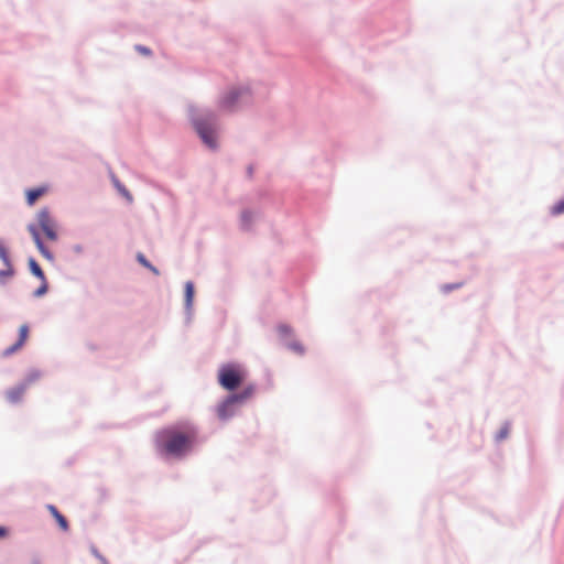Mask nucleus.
<instances>
[{
    "instance_id": "nucleus-22",
    "label": "nucleus",
    "mask_w": 564,
    "mask_h": 564,
    "mask_svg": "<svg viewBox=\"0 0 564 564\" xmlns=\"http://www.w3.org/2000/svg\"><path fill=\"white\" fill-rule=\"evenodd\" d=\"M290 348L299 354H303L304 349L300 343H293L290 345Z\"/></svg>"
},
{
    "instance_id": "nucleus-3",
    "label": "nucleus",
    "mask_w": 564,
    "mask_h": 564,
    "mask_svg": "<svg viewBox=\"0 0 564 564\" xmlns=\"http://www.w3.org/2000/svg\"><path fill=\"white\" fill-rule=\"evenodd\" d=\"M194 127L198 135L207 147H209L210 149H215L217 147L215 124L210 118L196 119L194 121Z\"/></svg>"
},
{
    "instance_id": "nucleus-20",
    "label": "nucleus",
    "mask_w": 564,
    "mask_h": 564,
    "mask_svg": "<svg viewBox=\"0 0 564 564\" xmlns=\"http://www.w3.org/2000/svg\"><path fill=\"white\" fill-rule=\"evenodd\" d=\"M252 215L249 212H243L241 215V220L245 227H248L251 221Z\"/></svg>"
},
{
    "instance_id": "nucleus-24",
    "label": "nucleus",
    "mask_w": 564,
    "mask_h": 564,
    "mask_svg": "<svg viewBox=\"0 0 564 564\" xmlns=\"http://www.w3.org/2000/svg\"><path fill=\"white\" fill-rule=\"evenodd\" d=\"M8 530L4 527H0V539L6 538Z\"/></svg>"
},
{
    "instance_id": "nucleus-2",
    "label": "nucleus",
    "mask_w": 564,
    "mask_h": 564,
    "mask_svg": "<svg viewBox=\"0 0 564 564\" xmlns=\"http://www.w3.org/2000/svg\"><path fill=\"white\" fill-rule=\"evenodd\" d=\"M246 377L245 370L234 364L224 365L218 371L219 384L229 391L237 389Z\"/></svg>"
},
{
    "instance_id": "nucleus-10",
    "label": "nucleus",
    "mask_w": 564,
    "mask_h": 564,
    "mask_svg": "<svg viewBox=\"0 0 564 564\" xmlns=\"http://www.w3.org/2000/svg\"><path fill=\"white\" fill-rule=\"evenodd\" d=\"M26 390V386L25 384H21V386H18V387H14L10 390L7 391V399L9 402L11 403H18L22 400V397L24 394Z\"/></svg>"
},
{
    "instance_id": "nucleus-17",
    "label": "nucleus",
    "mask_w": 564,
    "mask_h": 564,
    "mask_svg": "<svg viewBox=\"0 0 564 564\" xmlns=\"http://www.w3.org/2000/svg\"><path fill=\"white\" fill-rule=\"evenodd\" d=\"M0 259L4 262L6 265H9V254L7 252V249L3 247V245L0 242Z\"/></svg>"
},
{
    "instance_id": "nucleus-28",
    "label": "nucleus",
    "mask_w": 564,
    "mask_h": 564,
    "mask_svg": "<svg viewBox=\"0 0 564 564\" xmlns=\"http://www.w3.org/2000/svg\"><path fill=\"white\" fill-rule=\"evenodd\" d=\"M137 259H138V261H140V262H141V253H138V254H137Z\"/></svg>"
},
{
    "instance_id": "nucleus-19",
    "label": "nucleus",
    "mask_w": 564,
    "mask_h": 564,
    "mask_svg": "<svg viewBox=\"0 0 564 564\" xmlns=\"http://www.w3.org/2000/svg\"><path fill=\"white\" fill-rule=\"evenodd\" d=\"M509 434V426L508 425H505L500 429L499 433L497 434V440L498 441H501L503 438H506Z\"/></svg>"
},
{
    "instance_id": "nucleus-21",
    "label": "nucleus",
    "mask_w": 564,
    "mask_h": 564,
    "mask_svg": "<svg viewBox=\"0 0 564 564\" xmlns=\"http://www.w3.org/2000/svg\"><path fill=\"white\" fill-rule=\"evenodd\" d=\"M8 269L7 270H2L0 271V279L4 278V276H11L13 274V270L11 268V265H7Z\"/></svg>"
},
{
    "instance_id": "nucleus-1",
    "label": "nucleus",
    "mask_w": 564,
    "mask_h": 564,
    "mask_svg": "<svg viewBox=\"0 0 564 564\" xmlns=\"http://www.w3.org/2000/svg\"><path fill=\"white\" fill-rule=\"evenodd\" d=\"M198 443V431L189 423L162 429L155 435L158 452L165 457L181 459L191 454Z\"/></svg>"
},
{
    "instance_id": "nucleus-18",
    "label": "nucleus",
    "mask_w": 564,
    "mask_h": 564,
    "mask_svg": "<svg viewBox=\"0 0 564 564\" xmlns=\"http://www.w3.org/2000/svg\"><path fill=\"white\" fill-rule=\"evenodd\" d=\"M278 332L281 336H290L292 334V328L288 325L282 324L278 327Z\"/></svg>"
},
{
    "instance_id": "nucleus-26",
    "label": "nucleus",
    "mask_w": 564,
    "mask_h": 564,
    "mask_svg": "<svg viewBox=\"0 0 564 564\" xmlns=\"http://www.w3.org/2000/svg\"><path fill=\"white\" fill-rule=\"evenodd\" d=\"M142 52H143V55H145V54H149V53H150L145 47H143V48H142Z\"/></svg>"
},
{
    "instance_id": "nucleus-13",
    "label": "nucleus",
    "mask_w": 564,
    "mask_h": 564,
    "mask_svg": "<svg viewBox=\"0 0 564 564\" xmlns=\"http://www.w3.org/2000/svg\"><path fill=\"white\" fill-rule=\"evenodd\" d=\"M254 388L248 387L242 392L229 395V403H242L253 394Z\"/></svg>"
},
{
    "instance_id": "nucleus-11",
    "label": "nucleus",
    "mask_w": 564,
    "mask_h": 564,
    "mask_svg": "<svg viewBox=\"0 0 564 564\" xmlns=\"http://www.w3.org/2000/svg\"><path fill=\"white\" fill-rule=\"evenodd\" d=\"M236 403H229V397H228L217 408L218 417L221 419V420H227L228 417H230L232 415V413H234V405Z\"/></svg>"
},
{
    "instance_id": "nucleus-14",
    "label": "nucleus",
    "mask_w": 564,
    "mask_h": 564,
    "mask_svg": "<svg viewBox=\"0 0 564 564\" xmlns=\"http://www.w3.org/2000/svg\"><path fill=\"white\" fill-rule=\"evenodd\" d=\"M194 300V284L192 282H186L185 284V305L187 308H191Z\"/></svg>"
},
{
    "instance_id": "nucleus-27",
    "label": "nucleus",
    "mask_w": 564,
    "mask_h": 564,
    "mask_svg": "<svg viewBox=\"0 0 564 564\" xmlns=\"http://www.w3.org/2000/svg\"><path fill=\"white\" fill-rule=\"evenodd\" d=\"M444 289H445L446 291H449V290H452V289H453V286L446 285V286H444Z\"/></svg>"
},
{
    "instance_id": "nucleus-16",
    "label": "nucleus",
    "mask_w": 564,
    "mask_h": 564,
    "mask_svg": "<svg viewBox=\"0 0 564 564\" xmlns=\"http://www.w3.org/2000/svg\"><path fill=\"white\" fill-rule=\"evenodd\" d=\"M564 213V199L556 203L553 207H552V215H560V214H563Z\"/></svg>"
},
{
    "instance_id": "nucleus-25",
    "label": "nucleus",
    "mask_w": 564,
    "mask_h": 564,
    "mask_svg": "<svg viewBox=\"0 0 564 564\" xmlns=\"http://www.w3.org/2000/svg\"><path fill=\"white\" fill-rule=\"evenodd\" d=\"M93 553H94V555H95L98 560H100L102 563H105V557H104L102 555H100V554L97 552V550H95V549H94V550H93Z\"/></svg>"
},
{
    "instance_id": "nucleus-7",
    "label": "nucleus",
    "mask_w": 564,
    "mask_h": 564,
    "mask_svg": "<svg viewBox=\"0 0 564 564\" xmlns=\"http://www.w3.org/2000/svg\"><path fill=\"white\" fill-rule=\"evenodd\" d=\"M28 230L29 232L31 234L35 245H36V248L37 250L41 252V254L43 257H45L46 259L48 260H53V254L51 253V251L44 246L41 237H40V234H39V230H37V227L34 225V224H30L28 226Z\"/></svg>"
},
{
    "instance_id": "nucleus-4",
    "label": "nucleus",
    "mask_w": 564,
    "mask_h": 564,
    "mask_svg": "<svg viewBox=\"0 0 564 564\" xmlns=\"http://www.w3.org/2000/svg\"><path fill=\"white\" fill-rule=\"evenodd\" d=\"M36 219L46 238L55 241L57 239L56 224L51 217L50 212L46 208L41 209L37 213Z\"/></svg>"
},
{
    "instance_id": "nucleus-23",
    "label": "nucleus",
    "mask_w": 564,
    "mask_h": 564,
    "mask_svg": "<svg viewBox=\"0 0 564 564\" xmlns=\"http://www.w3.org/2000/svg\"><path fill=\"white\" fill-rule=\"evenodd\" d=\"M142 263H143V267L149 268L153 273H155V274L159 273L158 270L152 264H150L144 258L142 260Z\"/></svg>"
},
{
    "instance_id": "nucleus-8",
    "label": "nucleus",
    "mask_w": 564,
    "mask_h": 564,
    "mask_svg": "<svg viewBox=\"0 0 564 564\" xmlns=\"http://www.w3.org/2000/svg\"><path fill=\"white\" fill-rule=\"evenodd\" d=\"M238 97H247V91L245 90H232L221 100V107L226 109H232L236 106V101Z\"/></svg>"
},
{
    "instance_id": "nucleus-15",
    "label": "nucleus",
    "mask_w": 564,
    "mask_h": 564,
    "mask_svg": "<svg viewBox=\"0 0 564 564\" xmlns=\"http://www.w3.org/2000/svg\"><path fill=\"white\" fill-rule=\"evenodd\" d=\"M112 183L113 185L117 187V189L119 191V193L124 196L129 202H131V196L129 194V192L120 184L119 180L112 175Z\"/></svg>"
},
{
    "instance_id": "nucleus-5",
    "label": "nucleus",
    "mask_w": 564,
    "mask_h": 564,
    "mask_svg": "<svg viewBox=\"0 0 564 564\" xmlns=\"http://www.w3.org/2000/svg\"><path fill=\"white\" fill-rule=\"evenodd\" d=\"M30 271L42 281L41 286L34 292L36 297L44 295L47 292V281L40 264L33 259H29Z\"/></svg>"
},
{
    "instance_id": "nucleus-12",
    "label": "nucleus",
    "mask_w": 564,
    "mask_h": 564,
    "mask_svg": "<svg viewBox=\"0 0 564 564\" xmlns=\"http://www.w3.org/2000/svg\"><path fill=\"white\" fill-rule=\"evenodd\" d=\"M46 508L50 511V513L54 517V519L57 521L59 528L63 531H67L68 522H67L66 518L57 510V508L53 505H47Z\"/></svg>"
},
{
    "instance_id": "nucleus-6",
    "label": "nucleus",
    "mask_w": 564,
    "mask_h": 564,
    "mask_svg": "<svg viewBox=\"0 0 564 564\" xmlns=\"http://www.w3.org/2000/svg\"><path fill=\"white\" fill-rule=\"evenodd\" d=\"M28 338H29V326L26 324H23L19 328V339H18V341L14 345H12V346L8 347L7 349H4L2 355L4 357H8V356L14 354L20 348H22V346L25 344Z\"/></svg>"
},
{
    "instance_id": "nucleus-9",
    "label": "nucleus",
    "mask_w": 564,
    "mask_h": 564,
    "mask_svg": "<svg viewBox=\"0 0 564 564\" xmlns=\"http://www.w3.org/2000/svg\"><path fill=\"white\" fill-rule=\"evenodd\" d=\"M47 186H40L36 188L28 189L25 193L28 205L33 206L40 197L47 193Z\"/></svg>"
}]
</instances>
